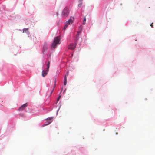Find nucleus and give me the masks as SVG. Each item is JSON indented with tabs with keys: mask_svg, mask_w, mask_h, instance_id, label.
I'll return each mask as SVG.
<instances>
[{
	"mask_svg": "<svg viewBox=\"0 0 155 155\" xmlns=\"http://www.w3.org/2000/svg\"><path fill=\"white\" fill-rule=\"evenodd\" d=\"M27 106V103H25L22 105L19 109L18 110L22 111L24 110L25 108Z\"/></svg>",
	"mask_w": 155,
	"mask_h": 155,
	"instance_id": "7",
	"label": "nucleus"
},
{
	"mask_svg": "<svg viewBox=\"0 0 155 155\" xmlns=\"http://www.w3.org/2000/svg\"><path fill=\"white\" fill-rule=\"evenodd\" d=\"M16 17V16L15 15H8V18L10 20H14L15 19Z\"/></svg>",
	"mask_w": 155,
	"mask_h": 155,
	"instance_id": "6",
	"label": "nucleus"
},
{
	"mask_svg": "<svg viewBox=\"0 0 155 155\" xmlns=\"http://www.w3.org/2000/svg\"><path fill=\"white\" fill-rule=\"evenodd\" d=\"M56 15L57 16H58V15H59V13H58V12H56Z\"/></svg>",
	"mask_w": 155,
	"mask_h": 155,
	"instance_id": "21",
	"label": "nucleus"
},
{
	"mask_svg": "<svg viewBox=\"0 0 155 155\" xmlns=\"http://www.w3.org/2000/svg\"><path fill=\"white\" fill-rule=\"evenodd\" d=\"M68 25L67 24H65L63 28V30L65 31L66 28L68 27Z\"/></svg>",
	"mask_w": 155,
	"mask_h": 155,
	"instance_id": "14",
	"label": "nucleus"
},
{
	"mask_svg": "<svg viewBox=\"0 0 155 155\" xmlns=\"http://www.w3.org/2000/svg\"><path fill=\"white\" fill-rule=\"evenodd\" d=\"M83 1V0H79V1Z\"/></svg>",
	"mask_w": 155,
	"mask_h": 155,
	"instance_id": "25",
	"label": "nucleus"
},
{
	"mask_svg": "<svg viewBox=\"0 0 155 155\" xmlns=\"http://www.w3.org/2000/svg\"><path fill=\"white\" fill-rule=\"evenodd\" d=\"M51 121H50L48 122L47 124H44V125L46 126V125H48L50 123H51Z\"/></svg>",
	"mask_w": 155,
	"mask_h": 155,
	"instance_id": "19",
	"label": "nucleus"
},
{
	"mask_svg": "<svg viewBox=\"0 0 155 155\" xmlns=\"http://www.w3.org/2000/svg\"><path fill=\"white\" fill-rule=\"evenodd\" d=\"M70 11L66 7H65L62 10L61 15L63 17H67Z\"/></svg>",
	"mask_w": 155,
	"mask_h": 155,
	"instance_id": "4",
	"label": "nucleus"
},
{
	"mask_svg": "<svg viewBox=\"0 0 155 155\" xmlns=\"http://www.w3.org/2000/svg\"><path fill=\"white\" fill-rule=\"evenodd\" d=\"M28 28H24L23 29V32L26 33L27 34H29V32L28 31Z\"/></svg>",
	"mask_w": 155,
	"mask_h": 155,
	"instance_id": "10",
	"label": "nucleus"
},
{
	"mask_svg": "<svg viewBox=\"0 0 155 155\" xmlns=\"http://www.w3.org/2000/svg\"><path fill=\"white\" fill-rule=\"evenodd\" d=\"M116 134H117V133H116Z\"/></svg>",
	"mask_w": 155,
	"mask_h": 155,
	"instance_id": "27",
	"label": "nucleus"
},
{
	"mask_svg": "<svg viewBox=\"0 0 155 155\" xmlns=\"http://www.w3.org/2000/svg\"><path fill=\"white\" fill-rule=\"evenodd\" d=\"M73 20L71 18L65 22V24H67L68 25H70L72 23Z\"/></svg>",
	"mask_w": 155,
	"mask_h": 155,
	"instance_id": "9",
	"label": "nucleus"
},
{
	"mask_svg": "<svg viewBox=\"0 0 155 155\" xmlns=\"http://www.w3.org/2000/svg\"><path fill=\"white\" fill-rule=\"evenodd\" d=\"M86 18H85V17H84L83 18V22H82L83 24V25L85 24H86Z\"/></svg>",
	"mask_w": 155,
	"mask_h": 155,
	"instance_id": "13",
	"label": "nucleus"
},
{
	"mask_svg": "<svg viewBox=\"0 0 155 155\" xmlns=\"http://www.w3.org/2000/svg\"><path fill=\"white\" fill-rule=\"evenodd\" d=\"M80 3L78 5V7L80 8L81 7L82 4V1H80Z\"/></svg>",
	"mask_w": 155,
	"mask_h": 155,
	"instance_id": "15",
	"label": "nucleus"
},
{
	"mask_svg": "<svg viewBox=\"0 0 155 155\" xmlns=\"http://www.w3.org/2000/svg\"><path fill=\"white\" fill-rule=\"evenodd\" d=\"M31 21H26L25 22V24L26 25H28L29 24L31 23Z\"/></svg>",
	"mask_w": 155,
	"mask_h": 155,
	"instance_id": "18",
	"label": "nucleus"
},
{
	"mask_svg": "<svg viewBox=\"0 0 155 155\" xmlns=\"http://www.w3.org/2000/svg\"><path fill=\"white\" fill-rule=\"evenodd\" d=\"M49 45L48 43L47 42H45L42 45V47L41 48V51L44 58L45 57V56L47 54L48 52V53H49Z\"/></svg>",
	"mask_w": 155,
	"mask_h": 155,
	"instance_id": "2",
	"label": "nucleus"
},
{
	"mask_svg": "<svg viewBox=\"0 0 155 155\" xmlns=\"http://www.w3.org/2000/svg\"><path fill=\"white\" fill-rule=\"evenodd\" d=\"M56 22V25L58 28L59 27L60 25V24L61 22L60 21H57Z\"/></svg>",
	"mask_w": 155,
	"mask_h": 155,
	"instance_id": "12",
	"label": "nucleus"
},
{
	"mask_svg": "<svg viewBox=\"0 0 155 155\" xmlns=\"http://www.w3.org/2000/svg\"><path fill=\"white\" fill-rule=\"evenodd\" d=\"M61 39L60 36H57L54 37L53 42L51 43V48L49 49V53L47 54V58H51V57H53L54 52V50L57 47L58 45L60 44L61 42Z\"/></svg>",
	"mask_w": 155,
	"mask_h": 155,
	"instance_id": "1",
	"label": "nucleus"
},
{
	"mask_svg": "<svg viewBox=\"0 0 155 155\" xmlns=\"http://www.w3.org/2000/svg\"><path fill=\"white\" fill-rule=\"evenodd\" d=\"M53 117H49V118H47V120H52V119H53Z\"/></svg>",
	"mask_w": 155,
	"mask_h": 155,
	"instance_id": "17",
	"label": "nucleus"
},
{
	"mask_svg": "<svg viewBox=\"0 0 155 155\" xmlns=\"http://www.w3.org/2000/svg\"><path fill=\"white\" fill-rule=\"evenodd\" d=\"M68 75V73H67V74H66L65 76V78L64 79V85H66L67 84V78L66 76H67Z\"/></svg>",
	"mask_w": 155,
	"mask_h": 155,
	"instance_id": "11",
	"label": "nucleus"
},
{
	"mask_svg": "<svg viewBox=\"0 0 155 155\" xmlns=\"http://www.w3.org/2000/svg\"><path fill=\"white\" fill-rule=\"evenodd\" d=\"M81 30L78 31L77 33V34L76 35L79 36L80 34H81Z\"/></svg>",
	"mask_w": 155,
	"mask_h": 155,
	"instance_id": "16",
	"label": "nucleus"
},
{
	"mask_svg": "<svg viewBox=\"0 0 155 155\" xmlns=\"http://www.w3.org/2000/svg\"><path fill=\"white\" fill-rule=\"evenodd\" d=\"M54 87H55V86H54V88H53V90H52V91H51V95L52 94L53 91V90H54Z\"/></svg>",
	"mask_w": 155,
	"mask_h": 155,
	"instance_id": "22",
	"label": "nucleus"
},
{
	"mask_svg": "<svg viewBox=\"0 0 155 155\" xmlns=\"http://www.w3.org/2000/svg\"><path fill=\"white\" fill-rule=\"evenodd\" d=\"M50 62L48 61L47 65V68L46 69V71H45L44 70H43L42 71V75L43 77L45 76L47 74V72L49 71V68L50 67Z\"/></svg>",
	"mask_w": 155,
	"mask_h": 155,
	"instance_id": "5",
	"label": "nucleus"
},
{
	"mask_svg": "<svg viewBox=\"0 0 155 155\" xmlns=\"http://www.w3.org/2000/svg\"><path fill=\"white\" fill-rule=\"evenodd\" d=\"M108 2H107V4H108Z\"/></svg>",
	"mask_w": 155,
	"mask_h": 155,
	"instance_id": "26",
	"label": "nucleus"
},
{
	"mask_svg": "<svg viewBox=\"0 0 155 155\" xmlns=\"http://www.w3.org/2000/svg\"><path fill=\"white\" fill-rule=\"evenodd\" d=\"M79 36L76 35L74 39V44L71 43L70 44L69 48L71 49H74L75 48L76 45L77 44V42L79 40Z\"/></svg>",
	"mask_w": 155,
	"mask_h": 155,
	"instance_id": "3",
	"label": "nucleus"
},
{
	"mask_svg": "<svg viewBox=\"0 0 155 155\" xmlns=\"http://www.w3.org/2000/svg\"><path fill=\"white\" fill-rule=\"evenodd\" d=\"M2 11L0 10V15H2Z\"/></svg>",
	"mask_w": 155,
	"mask_h": 155,
	"instance_id": "23",
	"label": "nucleus"
},
{
	"mask_svg": "<svg viewBox=\"0 0 155 155\" xmlns=\"http://www.w3.org/2000/svg\"><path fill=\"white\" fill-rule=\"evenodd\" d=\"M60 98H61V96L60 95L58 97V98L57 99V101H58L60 99Z\"/></svg>",
	"mask_w": 155,
	"mask_h": 155,
	"instance_id": "20",
	"label": "nucleus"
},
{
	"mask_svg": "<svg viewBox=\"0 0 155 155\" xmlns=\"http://www.w3.org/2000/svg\"><path fill=\"white\" fill-rule=\"evenodd\" d=\"M153 23H152L151 24H150V26H151L152 28H153V27L152 26V24Z\"/></svg>",
	"mask_w": 155,
	"mask_h": 155,
	"instance_id": "24",
	"label": "nucleus"
},
{
	"mask_svg": "<svg viewBox=\"0 0 155 155\" xmlns=\"http://www.w3.org/2000/svg\"><path fill=\"white\" fill-rule=\"evenodd\" d=\"M1 8L4 10V11H7L8 12L9 11H11V10L9 9L8 8H6L5 6V5H2Z\"/></svg>",
	"mask_w": 155,
	"mask_h": 155,
	"instance_id": "8",
	"label": "nucleus"
}]
</instances>
